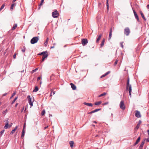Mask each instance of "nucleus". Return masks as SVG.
<instances>
[{
	"label": "nucleus",
	"mask_w": 149,
	"mask_h": 149,
	"mask_svg": "<svg viewBox=\"0 0 149 149\" xmlns=\"http://www.w3.org/2000/svg\"><path fill=\"white\" fill-rule=\"evenodd\" d=\"M130 79L129 78H128L127 82V86H126V89H128L129 90V95L130 97H131V91H132V86L130 84Z\"/></svg>",
	"instance_id": "obj_1"
},
{
	"label": "nucleus",
	"mask_w": 149,
	"mask_h": 149,
	"mask_svg": "<svg viewBox=\"0 0 149 149\" xmlns=\"http://www.w3.org/2000/svg\"><path fill=\"white\" fill-rule=\"evenodd\" d=\"M39 40V37L36 36L33 38L31 40V44H34L37 43Z\"/></svg>",
	"instance_id": "obj_2"
},
{
	"label": "nucleus",
	"mask_w": 149,
	"mask_h": 149,
	"mask_svg": "<svg viewBox=\"0 0 149 149\" xmlns=\"http://www.w3.org/2000/svg\"><path fill=\"white\" fill-rule=\"evenodd\" d=\"M120 107L121 109L123 110L125 109V107L123 101L121 100L120 101Z\"/></svg>",
	"instance_id": "obj_3"
},
{
	"label": "nucleus",
	"mask_w": 149,
	"mask_h": 149,
	"mask_svg": "<svg viewBox=\"0 0 149 149\" xmlns=\"http://www.w3.org/2000/svg\"><path fill=\"white\" fill-rule=\"evenodd\" d=\"M58 15V13L56 10L52 13V16L54 18H57Z\"/></svg>",
	"instance_id": "obj_4"
},
{
	"label": "nucleus",
	"mask_w": 149,
	"mask_h": 149,
	"mask_svg": "<svg viewBox=\"0 0 149 149\" xmlns=\"http://www.w3.org/2000/svg\"><path fill=\"white\" fill-rule=\"evenodd\" d=\"M27 98L28 100L29 103L31 107L33 106V101H32V98L29 95L27 96Z\"/></svg>",
	"instance_id": "obj_5"
},
{
	"label": "nucleus",
	"mask_w": 149,
	"mask_h": 149,
	"mask_svg": "<svg viewBox=\"0 0 149 149\" xmlns=\"http://www.w3.org/2000/svg\"><path fill=\"white\" fill-rule=\"evenodd\" d=\"M130 33V30L128 27L125 28L124 29V34L126 36H128L129 35Z\"/></svg>",
	"instance_id": "obj_6"
},
{
	"label": "nucleus",
	"mask_w": 149,
	"mask_h": 149,
	"mask_svg": "<svg viewBox=\"0 0 149 149\" xmlns=\"http://www.w3.org/2000/svg\"><path fill=\"white\" fill-rule=\"evenodd\" d=\"M88 42V41L87 39L84 38L83 39L81 40V43L83 46H85Z\"/></svg>",
	"instance_id": "obj_7"
},
{
	"label": "nucleus",
	"mask_w": 149,
	"mask_h": 149,
	"mask_svg": "<svg viewBox=\"0 0 149 149\" xmlns=\"http://www.w3.org/2000/svg\"><path fill=\"white\" fill-rule=\"evenodd\" d=\"M133 11L135 18L137 20V21L139 22H140V20H139V17L137 14L134 10H133Z\"/></svg>",
	"instance_id": "obj_8"
},
{
	"label": "nucleus",
	"mask_w": 149,
	"mask_h": 149,
	"mask_svg": "<svg viewBox=\"0 0 149 149\" xmlns=\"http://www.w3.org/2000/svg\"><path fill=\"white\" fill-rule=\"evenodd\" d=\"M48 56V54L47 53L45 54L42 55V59L41 62H43L45 58H47Z\"/></svg>",
	"instance_id": "obj_9"
},
{
	"label": "nucleus",
	"mask_w": 149,
	"mask_h": 149,
	"mask_svg": "<svg viewBox=\"0 0 149 149\" xmlns=\"http://www.w3.org/2000/svg\"><path fill=\"white\" fill-rule=\"evenodd\" d=\"M135 116L137 118H140L141 117V115L140 112L138 111H136V112L135 114Z\"/></svg>",
	"instance_id": "obj_10"
},
{
	"label": "nucleus",
	"mask_w": 149,
	"mask_h": 149,
	"mask_svg": "<svg viewBox=\"0 0 149 149\" xmlns=\"http://www.w3.org/2000/svg\"><path fill=\"white\" fill-rule=\"evenodd\" d=\"M146 139H144L141 143L140 146L139 147V149H142L143 147V146L145 143V140Z\"/></svg>",
	"instance_id": "obj_11"
},
{
	"label": "nucleus",
	"mask_w": 149,
	"mask_h": 149,
	"mask_svg": "<svg viewBox=\"0 0 149 149\" xmlns=\"http://www.w3.org/2000/svg\"><path fill=\"white\" fill-rule=\"evenodd\" d=\"M101 109H95L94 110H93L92 111H91L89 112H88V113L89 114H92V113H94L97 112L99 111H100V110H101Z\"/></svg>",
	"instance_id": "obj_12"
},
{
	"label": "nucleus",
	"mask_w": 149,
	"mask_h": 149,
	"mask_svg": "<svg viewBox=\"0 0 149 149\" xmlns=\"http://www.w3.org/2000/svg\"><path fill=\"white\" fill-rule=\"evenodd\" d=\"M112 29L111 28L110 30V32L109 34L108 40H110L111 39V37L112 36Z\"/></svg>",
	"instance_id": "obj_13"
},
{
	"label": "nucleus",
	"mask_w": 149,
	"mask_h": 149,
	"mask_svg": "<svg viewBox=\"0 0 149 149\" xmlns=\"http://www.w3.org/2000/svg\"><path fill=\"white\" fill-rule=\"evenodd\" d=\"M102 35V34H100L99 36H97L98 37V38L96 40V42L97 43L99 41Z\"/></svg>",
	"instance_id": "obj_14"
},
{
	"label": "nucleus",
	"mask_w": 149,
	"mask_h": 149,
	"mask_svg": "<svg viewBox=\"0 0 149 149\" xmlns=\"http://www.w3.org/2000/svg\"><path fill=\"white\" fill-rule=\"evenodd\" d=\"M140 139H141L140 137V136L138 138V139L136 140V141L134 143V145L135 146V145H137L139 143V142Z\"/></svg>",
	"instance_id": "obj_15"
},
{
	"label": "nucleus",
	"mask_w": 149,
	"mask_h": 149,
	"mask_svg": "<svg viewBox=\"0 0 149 149\" xmlns=\"http://www.w3.org/2000/svg\"><path fill=\"white\" fill-rule=\"evenodd\" d=\"M71 87L72 89L73 90H75L76 89V87L74 84L71 83L70 84Z\"/></svg>",
	"instance_id": "obj_16"
},
{
	"label": "nucleus",
	"mask_w": 149,
	"mask_h": 149,
	"mask_svg": "<svg viewBox=\"0 0 149 149\" xmlns=\"http://www.w3.org/2000/svg\"><path fill=\"white\" fill-rule=\"evenodd\" d=\"M84 104L85 105H87V106H89V107H92L93 106V104L92 103H87V102H85L84 103Z\"/></svg>",
	"instance_id": "obj_17"
},
{
	"label": "nucleus",
	"mask_w": 149,
	"mask_h": 149,
	"mask_svg": "<svg viewBox=\"0 0 149 149\" xmlns=\"http://www.w3.org/2000/svg\"><path fill=\"white\" fill-rule=\"evenodd\" d=\"M140 14H141V15L142 18L144 20L146 21V18H145V17L143 13H142V12H140Z\"/></svg>",
	"instance_id": "obj_18"
},
{
	"label": "nucleus",
	"mask_w": 149,
	"mask_h": 149,
	"mask_svg": "<svg viewBox=\"0 0 149 149\" xmlns=\"http://www.w3.org/2000/svg\"><path fill=\"white\" fill-rule=\"evenodd\" d=\"M69 144L70 146V147L71 148H72L73 146V145L74 144V142L73 141H70L69 142Z\"/></svg>",
	"instance_id": "obj_19"
},
{
	"label": "nucleus",
	"mask_w": 149,
	"mask_h": 149,
	"mask_svg": "<svg viewBox=\"0 0 149 149\" xmlns=\"http://www.w3.org/2000/svg\"><path fill=\"white\" fill-rule=\"evenodd\" d=\"M17 27V24H15L13 26L11 30H14Z\"/></svg>",
	"instance_id": "obj_20"
},
{
	"label": "nucleus",
	"mask_w": 149,
	"mask_h": 149,
	"mask_svg": "<svg viewBox=\"0 0 149 149\" xmlns=\"http://www.w3.org/2000/svg\"><path fill=\"white\" fill-rule=\"evenodd\" d=\"M25 134V130H24V129H23L22 131V134L21 136V138H22L24 136Z\"/></svg>",
	"instance_id": "obj_21"
},
{
	"label": "nucleus",
	"mask_w": 149,
	"mask_h": 149,
	"mask_svg": "<svg viewBox=\"0 0 149 149\" xmlns=\"http://www.w3.org/2000/svg\"><path fill=\"white\" fill-rule=\"evenodd\" d=\"M47 53V51H46L45 52H41L40 53H39L37 55H43L44 54Z\"/></svg>",
	"instance_id": "obj_22"
},
{
	"label": "nucleus",
	"mask_w": 149,
	"mask_h": 149,
	"mask_svg": "<svg viewBox=\"0 0 149 149\" xmlns=\"http://www.w3.org/2000/svg\"><path fill=\"white\" fill-rule=\"evenodd\" d=\"M38 86H36L35 87L34 89L33 90V92H36L38 90Z\"/></svg>",
	"instance_id": "obj_23"
},
{
	"label": "nucleus",
	"mask_w": 149,
	"mask_h": 149,
	"mask_svg": "<svg viewBox=\"0 0 149 149\" xmlns=\"http://www.w3.org/2000/svg\"><path fill=\"white\" fill-rule=\"evenodd\" d=\"M141 123V120H139V123H138V124H137V125L136 127V128L137 129H138L139 128V127L140 125V124Z\"/></svg>",
	"instance_id": "obj_24"
},
{
	"label": "nucleus",
	"mask_w": 149,
	"mask_h": 149,
	"mask_svg": "<svg viewBox=\"0 0 149 149\" xmlns=\"http://www.w3.org/2000/svg\"><path fill=\"white\" fill-rule=\"evenodd\" d=\"M102 103V102L101 101H100L99 102H96L94 103V105H100Z\"/></svg>",
	"instance_id": "obj_25"
},
{
	"label": "nucleus",
	"mask_w": 149,
	"mask_h": 149,
	"mask_svg": "<svg viewBox=\"0 0 149 149\" xmlns=\"http://www.w3.org/2000/svg\"><path fill=\"white\" fill-rule=\"evenodd\" d=\"M17 128V126H16L15 128L13 129L10 132V134H13L16 130Z\"/></svg>",
	"instance_id": "obj_26"
},
{
	"label": "nucleus",
	"mask_w": 149,
	"mask_h": 149,
	"mask_svg": "<svg viewBox=\"0 0 149 149\" xmlns=\"http://www.w3.org/2000/svg\"><path fill=\"white\" fill-rule=\"evenodd\" d=\"M104 42H105V39L104 38L102 40L100 44L101 47H102L104 46Z\"/></svg>",
	"instance_id": "obj_27"
},
{
	"label": "nucleus",
	"mask_w": 149,
	"mask_h": 149,
	"mask_svg": "<svg viewBox=\"0 0 149 149\" xmlns=\"http://www.w3.org/2000/svg\"><path fill=\"white\" fill-rule=\"evenodd\" d=\"M106 94V93H104L100 95H99L98 96V97H102V96H104Z\"/></svg>",
	"instance_id": "obj_28"
},
{
	"label": "nucleus",
	"mask_w": 149,
	"mask_h": 149,
	"mask_svg": "<svg viewBox=\"0 0 149 149\" xmlns=\"http://www.w3.org/2000/svg\"><path fill=\"white\" fill-rule=\"evenodd\" d=\"M4 131L5 130H3L0 132V137H1L2 136L3 133L4 132Z\"/></svg>",
	"instance_id": "obj_29"
},
{
	"label": "nucleus",
	"mask_w": 149,
	"mask_h": 149,
	"mask_svg": "<svg viewBox=\"0 0 149 149\" xmlns=\"http://www.w3.org/2000/svg\"><path fill=\"white\" fill-rule=\"evenodd\" d=\"M106 5L107 7V10H108L109 8L108 0H106Z\"/></svg>",
	"instance_id": "obj_30"
},
{
	"label": "nucleus",
	"mask_w": 149,
	"mask_h": 149,
	"mask_svg": "<svg viewBox=\"0 0 149 149\" xmlns=\"http://www.w3.org/2000/svg\"><path fill=\"white\" fill-rule=\"evenodd\" d=\"M8 127V123H6V125L4 127L5 129H7Z\"/></svg>",
	"instance_id": "obj_31"
},
{
	"label": "nucleus",
	"mask_w": 149,
	"mask_h": 149,
	"mask_svg": "<svg viewBox=\"0 0 149 149\" xmlns=\"http://www.w3.org/2000/svg\"><path fill=\"white\" fill-rule=\"evenodd\" d=\"M17 97H16L14 99L13 101L11 103L12 104H13L15 101L17 100Z\"/></svg>",
	"instance_id": "obj_32"
},
{
	"label": "nucleus",
	"mask_w": 149,
	"mask_h": 149,
	"mask_svg": "<svg viewBox=\"0 0 149 149\" xmlns=\"http://www.w3.org/2000/svg\"><path fill=\"white\" fill-rule=\"evenodd\" d=\"M7 109H6L3 112L2 114L4 115H6V114L7 113Z\"/></svg>",
	"instance_id": "obj_33"
},
{
	"label": "nucleus",
	"mask_w": 149,
	"mask_h": 149,
	"mask_svg": "<svg viewBox=\"0 0 149 149\" xmlns=\"http://www.w3.org/2000/svg\"><path fill=\"white\" fill-rule=\"evenodd\" d=\"M5 5L4 4H3L1 6L0 8V11H1V10L4 8Z\"/></svg>",
	"instance_id": "obj_34"
},
{
	"label": "nucleus",
	"mask_w": 149,
	"mask_h": 149,
	"mask_svg": "<svg viewBox=\"0 0 149 149\" xmlns=\"http://www.w3.org/2000/svg\"><path fill=\"white\" fill-rule=\"evenodd\" d=\"M55 93V92L54 91H52V92H51V94H50V96H52V94H53V95H54Z\"/></svg>",
	"instance_id": "obj_35"
},
{
	"label": "nucleus",
	"mask_w": 149,
	"mask_h": 149,
	"mask_svg": "<svg viewBox=\"0 0 149 149\" xmlns=\"http://www.w3.org/2000/svg\"><path fill=\"white\" fill-rule=\"evenodd\" d=\"M38 70V68H36L35 70H33L32 71V73H34L36 72Z\"/></svg>",
	"instance_id": "obj_36"
},
{
	"label": "nucleus",
	"mask_w": 149,
	"mask_h": 149,
	"mask_svg": "<svg viewBox=\"0 0 149 149\" xmlns=\"http://www.w3.org/2000/svg\"><path fill=\"white\" fill-rule=\"evenodd\" d=\"M14 5H15L14 3L12 4L11 5V7H10V9H11V10L13 9Z\"/></svg>",
	"instance_id": "obj_37"
},
{
	"label": "nucleus",
	"mask_w": 149,
	"mask_h": 149,
	"mask_svg": "<svg viewBox=\"0 0 149 149\" xmlns=\"http://www.w3.org/2000/svg\"><path fill=\"white\" fill-rule=\"evenodd\" d=\"M45 110H43L42 111L41 113V115L42 116H43L45 114Z\"/></svg>",
	"instance_id": "obj_38"
},
{
	"label": "nucleus",
	"mask_w": 149,
	"mask_h": 149,
	"mask_svg": "<svg viewBox=\"0 0 149 149\" xmlns=\"http://www.w3.org/2000/svg\"><path fill=\"white\" fill-rule=\"evenodd\" d=\"M118 62V60L117 59L115 61V63L114 64V65L115 66L117 63Z\"/></svg>",
	"instance_id": "obj_39"
},
{
	"label": "nucleus",
	"mask_w": 149,
	"mask_h": 149,
	"mask_svg": "<svg viewBox=\"0 0 149 149\" xmlns=\"http://www.w3.org/2000/svg\"><path fill=\"white\" fill-rule=\"evenodd\" d=\"M15 94L16 93L15 92L13 93L12 94V95L10 97V98L11 99L15 95Z\"/></svg>",
	"instance_id": "obj_40"
},
{
	"label": "nucleus",
	"mask_w": 149,
	"mask_h": 149,
	"mask_svg": "<svg viewBox=\"0 0 149 149\" xmlns=\"http://www.w3.org/2000/svg\"><path fill=\"white\" fill-rule=\"evenodd\" d=\"M123 42H121L120 43L121 47H122L123 48Z\"/></svg>",
	"instance_id": "obj_41"
},
{
	"label": "nucleus",
	"mask_w": 149,
	"mask_h": 149,
	"mask_svg": "<svg viewBox=\"0 0 149 149\" xmlns=\"http://www.w3.org/2000/svg\"><path fill=\"white\" fill-rule=\"evenodd\" d=\"M48 42H47V41H46L44 43V45L45 46H47V44L48 43Z\"/></svg>",
	"instance_id": "obj_42"
},
{
	"label": "nucleus",
	"mask_w": 149,
	"mask_h": 149,
	"mask_svg": "<svg viewBox=\"0 0 149 149\" xmlns=\"http://www.w3.org/2000/svg\"><path fill=\"white\" fill-rule=\"evenodd\" d=\"M110 73V71H108L105 74V75H107L108 74H109V73Z\"/></svg>",
	"instance_id": "obj_43"
},
{
	"label": "nucleus",
	"mask_w": 149,
	"mask_h": 149,
	"mask_svg": "<svg viewBox=\"0 0 149 149\" xmlns=\"http://www.w3.org/2000/svg\"><path fill=\"white\" fill-rule=\"evenodd\" d=\"M16 54L15 53L13 56V58L14 59H15L16 58Z\"/></svg>",
	"instance_id": "obj_44"
},
{
	"label": "nucleus",
	"mask_w": 149,
	"mask_h": 149,
	"mask_svg": "<svg viewBox=\"0 0 149 149\" xmlns=\"http://www.w3.org/2000/svg\"><path fill=\"white\" fill-rule=\"evenodd\" d=\"M108 104V102H105V103H104L103 104V105H106L107 104Z\"/></svg>",
	"instance_id": "obj_45"
},
{
	"label": "nucleus",
	"mask_w": 149,
	"mask_h": 149,
	"mask_svg": "<svg viewBox=\"0 0 149 149\" xmlns=\"http://www.w3.org/2000/svg\"><path fill=\"white\" fill-rule=\"evenodd\" d=\"M22 51L23 52H24L25 51V48H24V49H22Z\"/></svg>",
	"instance_id": "obj_46"
},
{
	"label": "nucleus",
	"mask_w": 149,
	"mask_h": 149,
	"mask_svg": "<svg viewBox=\"0 0 149 149\" xmlns=\"http://www.w3.org/2000/svg\"><path fill=\"white\" fill-rule=\"evenodd\" d=\"M26 127V123H24V124L23 126V129H24H24Z\"/></svg>",
	"instance_id": "obj_47"
},
{
	"label": "nucleus",
	"mask_w": 149,
	"mask_h": 149,
	"mask_svg": "<svg viewBox=\"0 0 149 149\" xmlns=\"http://www.w3.org/2000/svg\"><path fill=\"white\" fill-rule=\"evenodd\" d=\"M41 78V77H38V78H37V80L38 81Z\"/></svg>",
	"instance_id": "obj_48"
},
{
	"label": "nucleus",
	"mask_w": 149,
	"mask_h": 149,
	"mask_svg": "<svg viewBox=\"0 0 149 149\" xmlns=\"http://www.w3.org/2000/svg\"><path fill=\"white\" fill-rule=\"evenodd\" d=\"M48 127V126L47 125V126L45 127L44 128V130H45Z\"/></svg>",
	"instance_id": "obj_49"
},
{
	"label": "nucleus",
	"mask_w": 149,
	"mask_h": 149,
	"mask_svg": "<svg viewBox=\"0 0 149 149\" xmlns=\"http://www.w3.org/2000/svg\"><path fill=\"white\" fill-rule=\"evenodd\" d=\"M7 94V93H4L3 94V96H6Z\"/></svg>",
	"instance_id": "obj_50"
},
{
	"label": "nucleus",
	"mask_w": 149,
	"mask_h": 149,
	"mask_svg": "<svg viewBox=\"0 0 149 149\" xmlns=\"http://www.w3.org/2000/svg\"><path fill=\"white\" fill-rule=\"evenodd\" d=\"M43 3L40 2V3L39 5V6H41L42 5Z\"/></svg>",
	"instance_id": "obj_51"
},
{
	"label": "nucleus",
	"mask_w": 149,
	"mask_h": 149,
	"mask_svg": "<svg viewBox=\"0 0 149 149\" xmlns=\"http://www.w3.org/2000/svg\"><path fill=\"white\" fill-rule=\"evenodd\" d=\"M106 76V75H105V74H104V75H102L101 77V78H102V77H104L105 76Z\"/></svg>",
	"instance_id": "obj_52"
},
{
	"label": "nucleus",
	"mask_w": 149,
	"mask_h": 149,
	"mask_svg": "<svg viewBox=\"0 0 149 149\" xmlns=\"http://www.w3.org/2000/svg\"><path fill=\"white\" fill-rule=\"evenodd\" d=\"M146 141L147 142H149V137L146 139Z\"/></svg>",
	"instance_id": "obj_53"
},
{
	"label": "nucleus",
	"mask_w": 149,
	"mask_h": 149,
	"mask_svg": "<svg viewBox=\"0 0 149 149\" xmlns=\"http://www.w3.org/2000/svg\"><path fill=\"white\" fill-rule=\"evenodd\" d=\"M24 107H23L22 108V109H21V112H22L23 111V110H24Z\"/></svg>",
	"instance_id": "obj_54"
},
{
	"label": "nucleus",
	"mask_w": 149,
	"mask_h": 149,
	"mask_svg": "<svg viewBox=\"0 0 149 149\" xmlns=\"http://www.w3.org/2000/svg\"><path fill=\"white\" fill-rule=\"evenodd\" d=\"M147 8L148 9H149V4L147 6Z\"/></svg>",
	"instance_id": "obj_55"
},
{
	"label": "nucleus",
	"mask_w": 149,
	"mask_h": 149,
	"mask_svg": "<svg viewBox=\"0 0 149 149\" xmlns=\"http://www.w3.org/2000/svg\"><path fill=\"white\" fill-rule=\"evenodd\" d=\"M48 40H49V38L48 37H47L46 39V41H47V42H48Z\"/></svg>",
	"instance_id": "obj_56"
},
{
	"label": "nucleus",
	"mask_w": 149,
	"mask_h": 149,
	"mask_svg": "<svg viewBox=\"0 0 149 149\" xmlns=\"http://www.w3.org/2000/svg\"><path fill=\"white\" fill-rule=\"evenodd\" d=\"M44 1V0H41L40 2L42 3H43V2Z\"/></svg>",
	"instance_id": "obj_57"
},
{
	"label": "nucleus",
	"mask_w": 149,
	"mask_h": 149,
	"mask_svg": "<svg viewBox=\"0 0 149 149\" xmlns=\"http://www.w3.org/2000/svg\"><path fill=\"white\" fill-rule=\"evenodd\" d=\"M54 46H51L50 47V48L51 49H52V48H54Z\"/></svg>",
	"instance_id": "obj_58"
},
{
	"label": "nucleus",
	"mask_w": 149,
	"mask_h": 149,
	"mask_svg": "<svg viewBox=\"0 0 149 149\" xmlns=\"http://www.w3.org/2000/svg\"><path fill=\"white\" fill-rule=\"evenodd\" d=\"M18 105V104L17 103L15 104V107H17V106Z\"/></svg>",
	"instance_id": "obj_59"
},
{
	"label": "nucleus",
	"mask_w": 149,
	"mask_h": 149,
	"mask_svg": "<svg viewBox=\"0 0 149 149\" xmlns=\"http://www.w3.org/2000/svg\"><path fill=\"white\" fill-rule=\"evenodd\" d=\"M99 136L98 134H96L95 135V137H98V136Z\"/></svg>",
	"instance_id": "obj_60"
},
{
	"label": "nucleus",
	"mask_w": 149,
	"mask_h": 149,
	"mask_svg": "<svg viewBox=\"0 0 149 149\" xmlns=\"http://www.w3.org/2000/svg\"><path fill=\"white\" fill-rule=\"evenodd\" d=\"M6 123H8V124L9 122H8V120H6Z\"/></svg>",
	"instance_id": "obj_61"
},
{
	"label": "nucleus",
	"mask_w": 149,
	"mask_h": 149,
	"mask_svg": "<svg viewBox=\"0 0 149 149\" xmlns=\"http://www.w3.org/2000/svg\"><path fill=\"white\" fill-rule=\"evenodd\" d=\"M148 135L149 136V130H148Z\"/></svg>",
	"instance_id": "obj_62"
},
{
	"label": "nucleus",
	"mask_w": 149,
	"mask_h": 149,
	"mask_svg": "<svg viewBox=\"0 0 149 149\" xmlns=\"http://www.w3.org/2000/svg\"><path fill=\"white\" fill-rule=\"evenodd\" d=\"M93 123H97V122L96 121H93Z\"/></svg>",
	"instance_id": "obj_63"
},
{
	"label": "nucleus",
	"mask_w": 149,
	"mask_h": 149,
	"mask_svg": "<svg viewBox=\"0 0 149 149\" xmlns=\"http://www.w3.org/2000/svg\"><path fill=\"white\" fill-rule=\"evenodd\" d=\"M16 0H13V2H15Z\"/></svg>",
	"instance_id": "obj_64"
}]
</instances>
